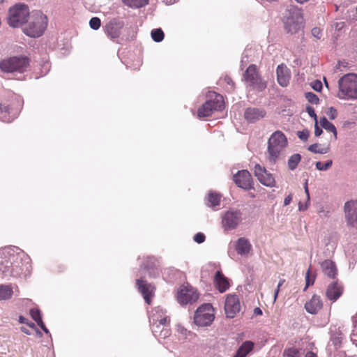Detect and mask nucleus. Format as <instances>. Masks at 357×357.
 Wrapping results in <instances>:
<instances>
[{
	"mask_svg": "<svg viewBox=\"0 0 357 357\" xmlns=\"http://www.w3.org/2000/svg\"><path fill=\"white\" fill-rule=\"evenodd\" d=\"M305 287H304V291H305L310 285H312L314 284V279H310V270L307 271L305 275Z\"/></svg>",
	"mask_w": 357,
	"mask_h": 357,
	"instance_id": "obj_48",
	"label": "nucleus"
},
{
	"mask_svg": "<svg viewBox=\"0 0 357 357\" xmlns=\"http://www.w3.org/2000/svg\"><path fill=\"white\" fill-rule=\"evenodd\" d=\"M291 200H292V195H289L288 196H287L284 198V206L289 205L291 203Z\"/></svg>",
	"mask_w": 357,
	"mask_h": 357,
	"instance_id": "obj_55",
	"label": "nucleus"
},
{
	"mask_svg": "<svg viewBox=\"0 0 357 357\" xmlns=\"http://www.w3.org/2000/svg\"><path fill=\"white\" fill-rule=\"evenodd\" d=\"M305 357H317L316 354L312 351L307 352Z\"/></svg>",
	"mask_w": 357,
	"mask_h": 357,
	"instance_id": "obj_60",
	"label": "nucleus"
},
{
	"mask_svg": "<svg viewBox=\"0 0 357 357\" xmlns=\"http://www.w3.org/2000/svg\"><path fill=\"white\" fill-rule=\"evenodd\" d=\"M221 195L215 192L211 191L205 198V203L207 206L214 208L220 204Z\"/></svg>",
	"mask_w": 357,
	"mask_h": 357,
	"instance_id": "obj_31",
	"label": "nucleus"
},
{
	"mask_svg": "<svg viewBox=\"0 0 357 357\" xmlns=\"http://www.w3.org/2000/svg\"><path fill=\"white\" fill-rule=\"evenodd\" d=\"M310 204V198L308 199L306 197V202L304 203L305 205H307V208H308Z\"/></svg>",
	"mask_w": 357,
	"mask_h": 357,
	"instance_id": "obj_63",
	"label": "nucleus"
},
{
	"mask_svg": "<svg viewBox=\"0 0 357 357\" xmlns=\"http://www.w3.org/2000/svg\"><path fill=\"white\" fill-rule=\"evenodd\" d=\"M305 98L308 102L312 104L317 105L319 102L317 96L312 92H307L305 93Z\"/></svg>",
	"mask_w": 357,
	"mask_h": 357,
	"instance_id": "obj_42",
	"label": "nucleus"
},
{
	"mask_svg": "<svg viewBox=\"0 0 357 357\" xmlns=\"http://www.w3.org/2000/svg\"><path fill=\"white\" fill-rule=\"evenodd\" d=\"M176 1V0H169V1H167V3L168 4H172L174 3H175Z\"/></svg>",
	"mask_w": 357,
	"mask_h": 357,
	"instance_id": "obj_64",
	"label": "nucleus"
},
{
	"mask_svg": "<svg viewBox=\"0 0 357 357\" xmlns=\"http://www.w3.org/2000/svg\"><path fill=\"white\" fill-rule=\"evenodd\" d=\"M308 151L314 153H319V154H325L327 153L329 151V148L327 147H320V145L318 144H313L308 146Z\"/></svg>",
	"mask_w": 357,
	"mask_h": 357,
	"instance_id": "obj_35",
	"label": "nucleus"
},
{
	"mask_svg": "<svg viewBox=\"0 0 357 357\" xmlns=\"http://www.w3.org/2000/svg\"><path fill=\"white\" fill-rule=\"evenodd\" d=\"M304 190H305V192L306 194V197L309 199V198H310V192H309L308 187L307 186H304Z\"/></svg>",
	"mask_w": 357,
	"mask_h": 357,
	"instance_id": "obj_61",
	"label": "nucleus"
},
{
	"mask_svg": "<svg viewBox=\"0 0 357 357\" xmlns=\"http://www.w3.org/2000/svg\"><path fill=\"white\" fill-rule=\"evenodd\" d=\"M288 146V141L284 134L277 130L271 134L268 140V160L275 164L282 155L284 150Z\"/></svg>",
	"mask_w": 357,
	"mask_h": 357,
	"instance_id": "obj_2",
	"label": "nucleus"
},
{
	"mask_svg": "<svg viewBox=\"0 0 357 357\" xmlns=\"http://www.w3.org/2000/svg\"><path fill=\"white\" fill-rule=\"evenodd\" d=\"M243 80L246 87L250 90L258 92L263 91L266 88V82L263 80L257 71L255 65H250L243 75Z\"/></svg>",
	"mask_w": 357,
	"mask_h": 357,
	"instance_id": "obj_6",
	"label": "nucleus"
},
{
	"mask_svg": "<svg viewBox=\"0 0 357 357\" xmlns=\"http://www.w3.org/2000/svg\"><path fill=\"white\" fill-rule=\"evenodd\" d=\"M18 291L17 287L13 284H0V301H8Z\"/></svg>",
	"mask_w": 357,
	"mask_h": 357,
	"instance_id": "obj_25",
	"label": "nucleus"
},
{
	"mask_svg": "<svg viewBox=\"0 0 357 357\" xmlns=\"http://www.w3.org/2000/svg\"><path fill=\"white\" fill-rule=\"evenodd\" d=\"M38 326L45 333H49V331L48 329L45 327L44 323L43 322V321L40 323L38 324Z\"/></svg>",
	"mask_w": 357,
	"mask_h": 357,
	"instance_id": "obj_56",
	"label": "nucleus"
},
{
	"mask_svg": "<svg viewBox=\"0 0 357 357\" xmlns=\"http://www.w3.org/2000/svg\"><path fill=\"white\" fill-rule=\"evenodd\" d=\"M322 307V300L321 297L317 294L313 295L311 299L305 304V310L311 314H316Z\"/></svg>",
	"mask_w": 357,
	"mask_h": 357,
	"instance_id": "obj_20",
	"label": "nucleus"
},
{
	"mask_svg": "<svg viewBox=\"0 0 357 357\" xmlns=\"http://www.w3.org/2000/svg\"><path fill=\"white\" fill-rule=\"evenodd\" d=\"M345 219L347 223L352 226H357V201L350 200L344 206Z\"/></svg>",
	"mask_w": 357,
	"mask_h": 357,
	"instance_id": "obj_16",
	"label": "nucleus"
},
{
	"mask_svg": "<svg viewBox=\"0 0 357 357\" xmlns=\"http://www.w3.org/2000/svg\"><path fill=\"white\" fill-rule=\"evenodd\" d=\"M30 314H31V317L33 318V319L37 323V324L43 321L41 314H40V312L39 310L31 309L30 310Z\"/></svg>",
	"mask_w": 357,
	"mask_h": 357,
	"instance_id": "obj_41",
	"label": "nucleus"
},
{
	"mask_svg": "<svg viewBox=\"0 0 357 357\" xmlns=\"http://www.w3.org/2000/svg\"><path fill=\"white\" fill-rule=\"evenodd\" d=\"M123 3L130 8H140L146 5L149 0H123Z\"/></svg>",
	"mask_w": 357,
	"mask_h": 357,
	"instance_id": "obj_34",
	"label": "nucleus"
},
{
	"mask_svg": "<svg viewBox=\"0 0 357 357\" xmlns=\"http://www.w3.org/2000/svg\"><path fill=\"white\" fill-rule=\"evenodd\" d=\"M234 183L239 187L245 190H249L252 188V176L247 170H241L233 176Z\"/></svg>",
	"mask_w": 357,
	"mask_h": 357,
	"instance_id": "obj_18",
	"label": "nucleus"
},
{
	"mask_svg": "<svg viewBox=\"0 0 357 357\" xmlns=\"http://www.w3.org/2000/svg\"><path fill=\"white\" fill-rule=\"evenodd\" d=\"M136 284L139 292L142 294L145 302L147 304H150L151 297L153 295L154 287L151 284H148L142 279H137L136 280Z\"/></svg>",
	"mask_w": 357,
	"mask_h": 357,
	"instance_id": "obj_19",
	"label": "nucleus"
},
{
	"mask_svg": "<svg viewBox=\"0 0 357 357\" xmlns=\"http://www.w3.org/2000/svg\"><path fill=\"white\" fill-rule=\"evenodd\" d=\"M19 322L21 324H27L26 319L24 318L23 316L19 317Z\"/></svg>",
	"mask_w": 357,
	"mask_h": 357,
	"instance_id": "obj_59",
	"label": "nucleus"
},
{
	"mask_svg": "<svg viewBox=\"0 0 357 357\" xmlns=\"http://www.w3.org/2000/svg\"><path fill=\"white\" fill-rule=\"evenodd\" d=\"M241 305L238 296L229 294L227 296L225 303V311L227 317L233 318L240 311Z\"/></svg>",
	"mask_w": 357,
	"mask_h": 357,
	"instance_id": "obj_15",
	"label": "nucleus"
},
{
	"mask_svg": "<svg viewBox=\"0 0 357 357\" xmlns=\"http://www.w3.org/2000/svg\"><path fill=\"white\" fill-rule=\"evenodd\" d=\"M332 26L335 30L340 31L344 27V23L343 22H334Z\"/></svg>",
	"mask_w": 357,
	"mask_h": 357,
	"instance_id": "obj_54",
	"label": "nucleus"
},
{
	"mask_svg": "<svg viewBox=\"0 0 357 357\" xmlns=\"http://www.w3.org/2000/svg\"><path fill=\"white\" fill-rule=\"evenodd\" d=\"M214 283L217 289L221 293L225 292L229 287V283L227 278L224 276L220 271H218L215 273L214 276Z\"/></svg>",
	"mask_w": 357,
	"mask_h": 357,
	"instance_id": "obj_26",
	"label": "nucleus"
},
{
	"mask_svg": "<svg viewBox=\"0 0 357 357\" xmlns=\"http://www.w3.org/2000/svg\"><path fill=\"white\" fill-rule=\"evenodd\" d=\"M312 87L316 91H321L322 89V83L320 81L317 80L312 83Z\"/></svg>",
	"mask_w": 357,
	"mask_h": 357,
	"instance_id": "obj_51",
	"label": "nucleus"
},
{
	"mask_svg": "<svg viewBox=\"0 0 357 357\" xmlns=\"http://www.w3.org/2000/svg\"><path fill=\"white\" fill-rule=\"evenodd\" d=\"M222 227L225 232L234 230L242 222V213L239 210L229 209L221 215Z\"/></svg>",
	"mask_w": 357,
	"mask_h": 357,
	"instance_id": "obj_9",
	"label": "nucleus"
},
{
	"mask_svg": "<svg viewBox=\"0 0 357 357\" xmlns=\"http://www.w3.org/2000/svg\"><path fill=\"white\" fill-rule=\"evenodd\" d=\"M255 176L259 181L264 185L273 187L275 185V180L272 174L268 172L266 168L259 164H256L254 167Z\"/></svg>",
	"mask_w": 357,
	"mask_h": 357,
	"instance_id": "obj_14",
	"label": "nucleus"
},
{
	"mask_svg": "<svg viewBox=\"0 0 357 357\" xmlns=\"http://www.w3.org/2000/svg\"><path fill=\"white\" fill-rule=\"evenodd\" d=\"M29 66V60L25 56H13L0 62V69L4 73L15 71L23 72Z\"/></svg>",
	"mask_w": 357,
	"mask_h": 357,
	"instance_id": "obj_8",
	"label": "nucleus"
},
{
	"mask_svg": "<svg viewBox=\"0 0 357 357\" xmlns=\"http://www.w3.org/2000/svg\"><path fill=\"white\" fill-rule=\"evenodd\" d=\"M21 331H22L24 333H25V334H27V335H29V334H30V333H29V330H28V329H26V328H24V327H22V328H21Z\"/></svg>",
	"mask_w": 357,
	"mask_h": 357,
	"instance_id": "obj_62",
	"label": "nucleus"
},
{
	"mask_svg": "<svg viewBox=\"0 0 357 357\" xmlns=\"http://www.w3.org/2000/svg\"><path fill=\"white\" fill-rule=\"evenodd\" d=\"M168 326L169 324L162 326L157 324V326L151 327L153 335L157 337L160 342L161 339H165L170 335V331L168 328Z\"/></svg>",
	"mask_w": 357,
	"mask_h": 357,
	"instance_id": "obj_27",
	"label": "nucleus"
},
{
	"mask_svg": "<svg viewBox=\"0 0 357 357\" xmlns=\"http://www.w3.org/2000/svg\"><path fill=\"white\" fill-rule=\"evenodd\" d=\"M151 38L156 43H160L164 39V33L161 29H154L151 32Z\"/></svg>",
	"mask_w": 357,
	"mask_h": 357,
	"instance_id": "obj_36",
	"label": "nucleus"
},
{
	"mask_svg": "<svg viewBox=\"0 0 357 357\" xmlns=\"http://www.w3.org/2000/svg\"><path fill=\"white\" fill-rule=\"evenodd\" d=\"M303 23L301 10L296 6L290 5L285 11L284 17V29L288 33H295L301 29Z\"/></svg>",
	"mask_w": 357,
	"mask_h": 357,
	"instance_id": "obj_5",
	"label": "nucleus"
},
{
	"mask_svg": "<svg viewBox=\"0 0 357 357\" xmlns=\"http://www.w3.org/2000/svg\"><path fill=\"white\" fill-rule=\"evenodd\" d=\"M306 110H307V112L308 113V114L312 118L314 119V121H317V114H315L314 108L310 106H307L306 107Z\"/></svg>",
	"mask_w": 357,
	"mask_h": 357,
	"instance_id": "obj_50",
	"label": "nucleus"
},
{
	"mask_svg": "<svg viewBox=\"0 0 357 357\" xmlns=\"http://www.w3.org/2000/svg\"><path fill=\"white\" fill-rule=\"evenodd\" d=\"M276 73L279 84L283 87L287 86L291 77L289 68L285 65L280 64L277 68Z\"/></svg>",
	"mask_w": 357,
	"mask_h": 357,
	"instance_id": "obj_21",
	"label": "nucleus"
},
{
	"mask_svg": "<svg viewBox=\"0 0 357 357\" xmlns=\"http://www.w3.org/2000/svg\"><path fill=\"white\" fill-rule=\"evenodd\" d=\"M194 241L197 243H202L205 241V235L203 233H197L194 236Z\"/></svg>",
	"mask_w": 357,
	"mask_h": 357,
	"instance_id": "obj_46",
	"label": "nucleus"
},
{
	"mask_svg": "<svg viewBox=\"0 0 357 357\" xmlns=\"http://www.w3.org/2000/svg\"><path fill=\"white\" fill-rule=\"evenodd\" d=\"M121 27V22L116 20H112L105 26V32L111 39L114 40L119 37Z\"/></svg>",
	"mask_w": 357,
	"mask_h": 357,
	"instance_id": "obj_23",
	"label": "nucleus"
},
{
	"mask_svg": "<svg viewBox=\"0 0 357 357\" xmlns=\"http://www.w3.org/2000/svg\"><path fill=\"white\" fill-rule=\"evenodd\" d=\"M31 269V259L21 249L8 247L0 249V275L2 277L26 276Z\"/></svg>",
	"mask_w": 357,
	"mask_h": 357,
	"instance_id": "obj_1",
	"label": "nucleus"
},
{
	"mask_svg": "<svg viewBox=\"0 0 357 357\" xmlns=\"http://www.w3.org/2000/svg\"><path fill=\"white\" fill-rule=\"evenodd\" d=\"M312 34L314 38L317 39H320L322 36L321 31L318 27H314L312 29Z\"/></svg>",
	"mask_w": 357,
	"mask_h": 357,
	"instance_id": "obj_49",
	"label": "nucleus"
},
{
	"mask_svg": "<svg viewBox=\"0 0 357 357\" xmlns=\"http://www.w3.org/2000/svg\"><path fill=\"white\" fill-rule=\"evenodd\" d=\"M16 116V112H13L8 106L0 103V120L3 122H10Z\"/></svg>",
	"mask_w": 357,
	"mask_h": 357,
	"instance_id": "obj_30",
	"label": "nucleus"
},
{
	"mask_svg": "<svg viewBox=\"0 0 357 357\" xmlns=\"http://www.w3.org/2000/svg\"><path fill=\"white\" fill-rule=\"evenodd\" d=\"M101 24L100 20L97 17H92L89 21L90 27L93 30H98Z\"/></svg>",
	"mask_w": 357,
	"mask_h": 357,
	"instance_id": "obj_43",
	"label": "nucleus"
},
{
	"mask_svg": "<svg viewBox=\"0 0 357 357\" xmlns=\"http://www.w3.org/2000/svg\"><path fill=\"white\" fill-rule=\"evenodd\" d=\"M149 318L151 327L157 326V324H160V326L169 324L170 321L166 310L160 306L153 308L150 312Z\"/></svg>",
	"mask_w": 357,
	"mask_h": 357,
	"instance_id": "obj_12",
	"label": "nucleus"
},
{
	"mask_svg": "<svg viewBox=\"0 0 357 357\" xmlns=\"http://www.w3.org/2000/svg\"><path fill=\"white\" fill-rule=\"evenodd\" d=\"M31 13L24 4H16L9 10L8 22L10 26L19 27L27 22Z\"/></svg>",
	"mask_w": 357,
	"mask_h": 357,
	"instance_id": "obj_7",
	"label": "nucleus"
},
{
	"mask_svg": "<svg viewBox=\"0 0 357 357\" xmlns=\"http://www.w3.org/2000/svg\"><path fill=\"white\" fill-rule=\"evenodd\" d=\"M309 135L310 132L307 129H304L301 131H298L297 132V136L298 137V138L303 142H306L307 140Z\"/></svg>",
	"mask_w": 357,
	"mask_h": 357,
	"instance_id": "obj_44",
	"label": "nucleus"
},
{
	"mask_svg": "<svg viewBox=\"0 0 357 357\" xmlns=\"http://www.w3.org/2000/svg\"><path fill=\"white\" fill-rule=\"evenodd\" d=\"M331 208L328 206H324L323 205H320L318 207L317 213L323 217L329 218L331 213Z\"/></svg>",
	"mask_w": 357,
	"mask_h": 357,
	"instance_id": "obj_37",
	"label": "nucleus"
},
{
	"mask_svg": "<svg viewBox=\"0 0 357 357\" xmlns=\"http://www.w3.org/2000/svg\"><path fill=\"white\" fill-rule=\"evenodd\" d=\"M224 109L223 98L221 95L215 94L214 100H207L198 109L199 117H208L214 111H221Z\"/></svg>",
	"mask_w": 357,
	"mask_h": 357,
	"instance_id": "obj_11",
	"label": "nucleus"
},
{
	"mask_svg": "<svg viewBox=\"0 0 357 357\" xmlns=\"http://www.w3.org/2000/svg\"><path fill=\"white\" fill-rule=\"evenodd\" d=\"M177 331L178 333L183 335L184 337H187L188 335H190L191 333L190 331H188L186 328H185L181 325L177 326Z\"/></svg>",
	"mask_w": 357,
	"mask_h": 357,
	"instance_id": "obj_47",
	"label": "nucleus"
},
{
	"mask_svg": "<svg viewBox=\"0 0 357 357\" xmlns=\"http://www.w3.org/2000/svg\"><path fill=\"white\" fill-rule=\"evenodd\" d=\"M254 313L256 315H261V314H262V311L259 307H256L254 310Z\"/></svg>",
	"mask_w": 357,
	"mask_h": 357,
	"instance_id": "obj_58",
	"label": "nucleus"
},
{
	"mask_svg": "<svg viewBox=\"0 0 357 357\" xmlns=\"http://www.w3.org/2000/svg\"><path fill=\"white\" fill-rule=\"evenodd\" d=\"M177 301L182 305L191 304L195 302L198 298V294L192 287H181L177 294Z\"/></svg>",
	"mask_w": 357,
	"mask_h": 357,
	"instance_id": "obj_13",
	"label": "nucleus"
},
{
	"mask_svg": "<svg viewBox=\"0 0 357 357\" xmlns=\"http://www.w3.org/2000/svg\"><path fill=\"white\" fill-rule=\"evenodd\" d=\"M266 112L263 108L250 107L245 109L243 116L248 123H255L266 116Z\"/></svg>",
	"mask_w": 357,
	"mask_h": 357,
	"instance_id": "obj_17",
	"label": "nucleus"
},
{
	"mask_svg": "<svg viewBox=\"0 0 357 357\" xmlns=\"http://www.w3.org/2000/svg\"><path fill=\"white\" fill-rule=\"evenodd\" d=\"M299 351L296 348H289L285 349L283 353V357H298Z\"/></svg>",
	"mask_w": 357,
	"mask_h": 357,
	"instance_id": "obj_40",
	"label": "nucleus"
},
{
	"mask_svg": "<svg viewBox=\"0 0 357 357\" xmlns=\"http://www.w3.org/2000/svg\"><path fill=\"white\" fill-rule=\"evenodd\" d=\"M343 288L342 285L337 282H332L328 284L326 296L333 301H336L342 294Z\"/></svg>",
	"mask_w": 357,
	"mask_h": 357,
	"instance_id": "obj_22",
	"label": "nucleus"
},
{
	"mask_svg": "<svg viewBox=\"0 0 357 357\" xmlns=\"http://www.w3.org/2000/svg\"><path fill=\"white\" fill-rule=\"evenodd\" d=\"M214 310L210 303H205L197 308L194 316L195 323L199 326H208L213 321Z\"/></svg>",
	"mask_w": 357,
	"mask_h": 357,
	"instance_id": "obj_10",
	"label": "nucleus"
},
{
	"mask_svg": "<svg viewBox=\"0 0 357 357\" xmlns=\"http://www.w3.org/2000/svg\"><path fill=\"white\" fill-rule=\"evenodd\" d=\"M319 123L321 128L333 134V139L335 140L337 139V130L332 123L329 122L326 117H321L320 119Z\"/></svg>",
	"mask_w": 357,
	"mask_h": 357,
	"instance_id": "obj_32",
	"label": "nucleus"
},
{
	"mask_svg": "<svg viewBox=\"0 0 357 357\" xmlns=\"http://www.w3.org/2000/svg\"><path fill=\"white\" fill-rule=\"evenodd\" d=\"M284 279H280L279 282H278V287H277V289L275 290V293H274V301H276L277 298H278V293L280 291V287L284 284Z\"/></svg>",
	"mask_w": 357,
	"mask_h": 357,
	"instance_id": "obj_52",
	"label": "nucleus"
},
{
	"mask_svg": "<svg viewBox=\"0 0 357 357\" xmlns=\"http://www.w3.org/2000/svg\"><path fill=\"white\" fill-rule=\"evenodd\" d=\"M326 114L331 120H334L337 116V112L334 107H331L328 109Z\"/></svg>",
	"mask_w": 357,
	"mask_h": 357,
	"instance_id": "obj_45",
	"label": "nucleus"
},
{
	"mask_svg": "<svg viewBox=\"0 0 357 357\" xmlns=\"http://www.w3.org/2000/svg\"><path fill=\"white\" fill-rule=\"evenodd\" d=\"M323 273L329 278H334L337 275V268L334 262L331 260H325L321 263Z\"/></svg>",
	"mask_w": 357,
	"mask_h": 357,
	"instance_id": "obj_28",
	"label": "nucleus"
},
{
	"mask_svg": "<svg viewBox=\"0 0 357 357\" xmlns=\"http://www.w3.org/2000/svg\"><path fill=\"white\" fill-rule=\"evenodd\" d=\"M252 245L250 241L245 237L239 238L235 244V249L238 255L247 256L252 250Z\"/></svg>",
	"mask_w": 357,
	"mask_h": 357,
	"instance_id": "obj_24",
	"label": "nucleus"
},
{
	"mask_svg": "<svg viewBox=\"0 0 357 357\" xmlns=\"http://www.w3.org/2000/svg\"><path fill=\"white\" fill-rule=\"evenodd\" d=\"M307 209V205H305L303 203H302L301 202H300L298 203V210L300 211H305Z\"/></svg>",
	"mask_w": 357,
	"mask_h": 357,
	"instance_id": "obj_57",
	"label": "nucleus"
},
{
	"mask_svg": "<svg viewBox=\"0 0 357 357\" xmlns=\"http://www.w3.org/2000/svg\"><path fill=\"white\" fill-rule=\"evenodd\" d=\"M333 164V161L331 160H329L326 161L324 164L321 163V162H317L315 164L316 168L319 171H326L328 170Z\"/></svg>",
	"mask_w": 357,
	"mask_h": 357,
	"instance_id": "obj_39",
	"label": "nucleus"
},
{
	"mask_svg": "<svg viewBox=\"0 0 357 357\" xmlns=\"http://www.w3.org/2000/svg\"><path fill=\"white\" fill-rule=\"evenodd\" d=\"M342 342L341 337H332L328 342V347L329 349H332V346L333 347V349H337L340 347Z\"/></svg>",
	"mask_w": 357,
	"mask_h": 357,
	"instance_id": "obj_38",
	"label": "nucleus"
},
{
	"mask_svg": "<svg viewBox=\"0 0 357 357\" xmlns=\"http://www.w3.org/2000/svg\"><path fill=\"white\" fill-rule=\"evenodd\" d=\"M27 24L23 27V32L28 36L37 38L40 36L47 26V18L40 10H34L31 13Z\"/></svg>",
	"mask_w": 357,
	"mask_h": 357,
	"instance_id": "obj_3",
	"label": "nucleus"
},
{
	"mask_svg": "<svg viewBox=\"0 0 357 357\" xmlns=\"http://www.w3.org/2000/svg\"><path fill=\"white\" fill-rule=\"evenodd\" d=\"M323 132L322 129L319 127L318 126V121H315L314 124V135L316 137H319L321 135Z\"/></svg>",
	"mask_w": 357,
	"mask_h": 357,
	"instance_id": "obj_53",
	"label": "nucleus"
},
{
	"mask_svg": "<svg viewBox=\"0 0 357 357\" xmlns=\"http://www.w3.org/2000/svg\"><path fill=\"white\" fill-rule=\"evenodd\" d=\"M301 160V155L299 153L291 155L287 161L288 169L291 171L295 170Z\"/></svg>",
	"mask_w": 357,
	"mask_h": 357,
	"instance_id": "obj_33",
	"label": "nucleus"
},
{
	"mask_svg": "<svg viewBox=\"0 0 357 357\" xmlns=\"http://www.w3.org/2000/svg\"><path fill=\"white\" fill-rule=\"evenodd\" d=\"M337 96L340 99H357V75L350 73L343 76L338 82Z\"/></svg>",
	"mask_w": 357,
	"mask_h": 357,
	"instance_id": "obj_4",
	"label": "nucleus"
},
{
	"mask_svg": "<svg viewBox=\"0 0 357 357\" xmlns=\"http://www.w3.org/2000/svg\"><path fill=\"white\" fill-rule=\"evenodd\" d=\"M254 348V343L251 341L244 342L237 349L233 357H247L252 352Z\"/></svg>",
	"mask_w": 357,
	"mask_h": 357,
	"instance_id": "obj_29",
	"label": "nucleus"
}]
</instances>
